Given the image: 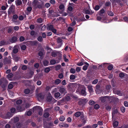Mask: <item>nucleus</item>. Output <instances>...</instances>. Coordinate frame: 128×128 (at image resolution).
<instances>
[{
  "label": "nucleus",
  "mask_w": 128,
  "mask_h": 128,
  "mask_svg": "<svg viewBox=\"0 0 128 128\" xmlns=\"http://www.w3.org/2000/svg\"><path fill=\"white\" fill-rule=\"evenodd\" d=\"M8 14L10 15L11 14H14L15 13V6L13 4H12L10 7L8 11Z\"/></svg>",
  "instance_id": "nucleus-1"
},
{
  "label": "nucleus",
  "mask_w": 128,
  "mask_h": 128,
  "mask_svg": "<svg viewBox=\"0 0 128 128\" xmlns=\"http://www.w3.org/2000/svg\"><path fill=\"white\" fill-rule=\"evenodd\" d=\"M34 109L38 110V114L41 116L42 115L43 110L42 108L40 106H35L33 108Z\"/></svg>",
  "instance_id": "nucleus-2"
},
{
  "label": "nucleus",
  "mask_w": 128,
  "mask_h": 128,
  "mask_svg": "<svg viewBox=\"0 0 128 128\" xmlns=\"http://www.w3.org/2000/svg\"><path fill=\"white\" fill-rule=\"evenodd\" d=\"M86 99L85 98L81 99L78 102V105L79 106L84 105L86 103Z\"/></svg>",
  "instance_id": "nucleus-3"
},
{
  "label": "nucleus",
  "mask_w": 128,
  "mask_h": 128,
  "mask_svg": "<svg viewBox=\"0 0 128 128\" xmlns=\"http://www.w3.org/2000/svg\"><path fill=\"white\" fill-rule=\"evenodd\" d=\"M8 83V82L5 80L4 82H3L2 85L1 86L2 88L3 89L2 90L3 91H4L6 90Z\"/></svg>",
  "instance_id": "nucleus-4"
},
{
  "label": "nucleus",
  "mask_w": 128,
  "mask_h": 128,
  "mask_svg": "<svg viewBox=\"0 0 128 128\" xmlns=\"http://www.w3.org/2000/svg\"><path fill=\"white\" fill-rule=\"evenodd\" d=\"M52 99L53 100H56L52 97V95L50 94L49 95L47 96V97L46 100L47 102H53V101H52Z\"/></svg>",
  "instance_id": "nucleus-5"
},
{
  "label": "nucleus",
  "mask_w": 128,
  "mask_h": 128,
  "mask_svg": "<svg viewBox=\"0 0 128 128\" xmlns=\"http://www.w3.org/2000/svg\"><path fill=\"white\" fill-rule=\"evenodd\" d=\"M10 60L9 59L7 58H4L3 60V63L4 64H10L11 62Z\"/></svg>",
  "instance_id": "nucleus-6"
},
{
  "label": "nucleus",
  "mask_w": 128,
  "mask_h": 128,
  "mask_svg": "<svg viewBox=\"0 0 128 128\" xmlns=\"http://www.w3.org/2000/svg\"><path fill=\"white\" fill-rule=\"evenodd\" d=\"M59 89V92L61 94H63L64 92L66 90L64 88V87L63 86H61L58 88Z\"/></svg>",
  "instance_id": "nucleus-7"
},
{
  "label": "nucleus",
  "mask_w": 128,
  "mask_h": 128,
  "mask_svg": "<svg viewBox=\"0 0 128 128\" xmlns=\"http://www.w3.org/2000/svg\"><path fill=\"white\" fill-rule=\"evenodd\" d=\"M108 96H104L101 97L99 98L100 100L103 103L106 100V98H108Z\"/></svg>",
  "instance_id": "nucleus-8"
},
{
  "label": "nucleus",
  "mask_w": 128,
  "mask_h": 128,
  "mask_svg": "<svg viewBox=\"0 0 128 128\" xmlns=\"http://www.w3.org/2000/svg\"><path fill=\"white\" fill-rule=\"evenodd\" d=\"M59 126L60 127L68 128V127L69 126L68 124H66L64 123L61 122L60 123Z\"/></svg>",
  "instance_id": "nucleus-9"
},
{
  "label": "nucleus",
  "mask_w": 128,
  "mask_h": 128,
  "mask_svg": "<svg viewBox=\"0 0 128 128\" xmlns=\"http://www.w3.org/2000/svg\"><path fill=\"white\" fill-rule=\"evenodd\" d=\"M14 114L10 112H8L6 114V118H10Z\"/></svg>",
  "instance_id": "nucleus-10"
},
{
  "label": "nucleus",
  "mask_w": 128,
  "mask_h": 128,
  "mask_svg": "<svg viewBox=\"0 0 128 128\" xmlns=\"http://www.w3.org/2000/svg\"><path fill=\"white\" fill-rule=\"evenodd\" d=\"M82 113V112H77L74 114V116L78 118L81 115Z\"/></svg>",
  "instance_id": "nucleus-11"
},
{
  "label": "nucleus",
  "mask_w": 128,
  "mask_h": 128,
  "mask_svg": "<svg viewBox=\"0 0 128 128\" xmlns=\"http://www.w3.org/2000/svg\"><path fill=\"white\" fill-rule=\"evenodd\" d=\"M17 39L18 38L17 37L15 36H13L11 38L10 42L12 43L16 42Z\"/></svg>",
  "instance_id": "nucleus-12"
},
{
  "label": "nucleus",
  "mask_w": 128,
  "mask_h": 128,
  "mask_svg": "<svg viewBox=\"0 0 128 128\" xmlns=\"http://www.w3.org/2000/svg\"><path fill=\"white\" fill-rule=\"evenodd\" d=\"M86 20V19H85L84 17V16H83L78 18L77 19V21L78 22H80L84 21Z\"/></svg>",
  "instance_id": "nucleus-13"
},
{
  "label": "nucleus",
  "mask_w": 128,
  "mask_h": 128,
  "mask_svg": "<svg viewBox=\"0 0 128 128\" xmlns=\"http://www.w3.org/2000/svg\"><path fill=\"white\" fill-rule=\"evenodd\" d=\"M118 122L117 121H114L113 123V126L114 128H116L118 126Z\"/></svg>",
  "instance_id": "nucleus-14"
},
{
  "label": "nucleus",
  "mask_w": 128,
  "mask_h": 128,
  "mask_svg": "<svg viewBox=\"0 0 128 128\" xmlns=\"http://www.w3.org/2000/svg\"><path fill=\"white\" fill-rule=\"evenodd\" d=\"M99 12L100 13L99 15L101 16H104L102 14L106 13L104 10L103 8L100 10Z\"/></svg>",
  "instance_id": "nucleus-15"
},
{
  "label": "nucleus",
  "mask_w": 128,
  "mask_h": 128,
  "mask_svg": "<svg viewBox=\"0 0 128 128\" xmlns=\"http://www.w3.org/2000/svg\"><path fill=\"white\" fill-rule=\"evenodd\" d=\"M16 5L18 6H20L22 4L21 0H17L16 1Z\"/></svg>",
  "instance_id": "nucleus-16"
},
{
  "label": "nucleus",
  "mask_w": 128,
  "mask_h": 128,
  "mask_svg": "<svg viewBox=\"0 0 128 128\" xmlns=\"http://www.w3.org/2000/svg\"><path fill=\"white\" fill-rule=\"evenodd\" d=\"M88 91L90 93H92L93 92V89L92 88V86L91 85H88Z\"/></svg>",
  "instance_id": "nucleus-17"
},
{
  "label": "nucleus",
  "mask_w": 128,
  "mask_h": 128,
  "mask_svg": "<svg viewBox=\"0 0 128 128\" xmlns=\"http://www.w3.org/2000/svg\"><path fill=\"white\" fill-rule=\"evenodd\" d=\"M8 33H12V31L13 30L12 27L11 26L8 27Z\"/></svg>",
  "instance_id": "nucleus-18"
},
{
  "label": "nucleus",
  "mask_w": 128,
  "mask_h": 128,
  "mask_svg": "<svg viewBox=\"0 0 128 128\" xmlns=\"http://www.w3.org/2000/svg\"><path fill=\"white\" fill-rule=\"evenodd\" d=\"M85 12L86 14H89L90 15H92L94 12L92 11L91 10V11H90L88 10H86L85 11Z\"/></svg>",
  "instance_id": "nucleus-19"
},
{
  "label": "nucleus",
  "mask_w": 128,
  "mask_h": 128,
  "mask_svg": "<svg viewBox=\"0 0 128 128\" xmlns=\"http://www.w3.org/2000/svg\"><path fill=\"white\" fill-rule=\"evenodd\" d=\"M54 28V26L52 24L48 25L47 27V28L49 30L51 31Z\"/></svg>",
  "instance_id": "nucleus-20"
},
{
  "label": "nucleus",
  "mask_w": 128,
  "mask_h": 128,
  "mask_svg": "<svg viewBox=\"0 0 128 128\" xmlns=\"http://www.w3.org/2000/svg\"><path fill=\"white\" fill-rule=\"evenodd\" d=\"M10 112L14 114L16 113V109L14 108H12L10 109Z\"/></svg>",
  "instance_id": "nucleus-21"
},
{
  "label": "nucleus",
  "mask_w": 128,
  "mask_h": 128,
  "mask_svg": "<svg viewBox=\"0 0 128 128\" xmlns=\"http://www.w3.org/2000/svg\"><path fill=\"white\" fill-rule=\"evenodd\" d=\"M43 63L44 66H47L48 65L49 62L47 60H44L43 62Z\"/></svg>",
  "instance_id": "nucleus-22"
},
{
  "label": "nucleus",
  "mask_w": 128,
  "mask_h": 128,
  "mask_svg": "<svg viewBox=\"0 0 128 128\" xmlns=\"http://www.w3.org/2000/svg\"><path fill=\"white\" fill-rule=\"evenodd\" d=\"M31 44L33 46H36L38 44V42L37 40H34V41H31Z\"/></svg>",
  "instance_id": "nucleus-23"
},
{
  "label": "nucleus",
  "mask_w": 128,
  "mask_h": 128,
  "mask_svg": "<svg viewBox=\"0 0 128 128\" xmlns=\"http://www.w3.org/2000/svg\"><path fill=\"white\" fill-rule=\"evenodd\" d=\"M107 13L109 16H113L114 15V13L111 11L108 10L107 11Z\"/></svg>",
  "instance_id": "nucleus-24"
},
{
  "label": "nucleus",
  "mask_w": 128,
  "mask_h": 128,
  "mask_svg": "<svg viewBox=\"0 0 128 128\" xmlns=\"http://www.w3.org/2000/svg\"><path fill=\"white\" fill-rule=\"evenodd\" d=\"M38 3V1L37 0H34L32 2V4L35 7L36 6V5L37 4V3Z\"/></svg>",
  "instance_id": "nucleus-25"
},
{
  "label": "nucleus",
  "mask_w": 128,
  "mask_h": 128,
  "mask_svg": "<svg viewBox=\"0 0 128 128\" xmlns=\"http://www.w3.org/2000/svg\"><path fill=\"white\" fill-rule=\"evenodd\" d=\"M73 86L72 84V83H70L67 85V88L68 89H72Z\"/></svg>",
  "instance_id": "nucleus-26"
},
{
  "label": "nucleus",
  "mask_w": 128,
  "mask_h": 128,
  "mask_svg": "<svg viewBox=\"0 0 128 128\" xmlns=\"http://www.w3.org/2000/svg\"><path fill=\"white\" fill-rule=\"evenodd\" d=\"M12 82H10L8 84V89H11L13 88L14 86L12 84Z\"/></svg>",
  "instance_id": "nucleus-27"
},
{
  "label": "nucleus",
  "mask_w": 128,
  "mask_h": 128,
  "mask_svg": "<svg viewBox=\"0 0 128 128\" xmlns=\"http://www.w3.org/2000/svg\"><path fill=\"white\" fill-rule=\"evenodd\" d=\"M54 94L56 98L59 97L60 95V93L59 92H55Z\"/></svg>",
  "instance_id": "nucleus-28"
},
{
  "label": "nucleus",
  "mask_w": 128,
  "mask_h": 128,
  "mask_svg": "<svg viewBox=\"0 0 128 128\" xmlns=\"http://www.w3.org/2000/svg\"><path fill=\"white\" fill-rule=\"evenodd\" d=\"M61 80L59 79H56L54 81V83L55 84L58 85L59 84Z\"/></svg>",
  "instance_id": "nucleus-29"
},
{
  "label": "nucleus",
  "mask_w": 128,
  "mask_h": 128,
  "mask_svg": "<svg viewBox=\"0 0 128 128\" xmlns=\"http://www.w3.org/2000/svg\"><path fill=\"white\" fill-rule=\"evenodd\" d=\"M50 69L48 67H47L45 68L44 70V72L46 73H48L50 71Z\"/></svg>",
  "instance_id": "nucleus-30"
},
{
  "label": "nucleus",
  "mask_w": 128,
  "mask_h": 128,
  "mask_svg": "<svg viewBox=\"0 0 128 128\" xmlns=\"http://www.w3.org/2000/svg\"><path fill=\"white\" fill-rule=\"evenodd\" d=\"M81 92L82 95L85 96L86 95V92L85 90H82L81 91Z\"/></svg>",
  "instance_id": "nucleus-31"
},
{
  "label": "nucleus",
  "mask_w": 128,
  "mask_h": 128,
  "mask_svg": "<svg viewBox=\"0 0 128 128\" xmlns=\"http://www.w3.org/2000/svg\"><path fill=\"white\" fill-rule=\"evenodd\" d=\"M0 44L1 46H4L5 45H7L8 44V43L6 42L4 40L1 41L0 42Z\"/></svg>",
  "instance_id": "nucleus-32"
},
{
  "label": "nucleus",
  "mask_w": 128,
  "mask_h": 128,
  "mask_svg": "<svg viewBox=\"0 0 128 128\" xmlns=\"http://www.w3.org/2000/svg\"><path fill=\"white\" fill-rule=\"evenodd\" d=\"M95 102L92 100H90L88 102V104L91 105H93L95 104Z\"/></svg>",
  "instance_id": "nucleus-33"
},
{
  "label": "nucleus",
  "mask_w": 128,
  "mask_h": 128,
  "mask_svg": "<svg viewBox=\"0 0 128 128\" xmlns=\"http://www.w3.org/2000/svg\"><path fill=\"white\" fill-rule=\"evenodd\" d=\"M43 116L45 118H48L49 116V113L48 112H45L44 113Z\"/></svg>",
  "instance_id": "nucleus-34"
},
{
  "label": "nucleus",
  "mask_w": 128,
  "mask_h": 128,
  "mask_svg": "<svg viewBox=\"0 0 128 128\" xmlns=\"http://www.w3.org/2000/svg\"><path fill=\"white\" fill-rule=\"evenodd\" d=\"M24 93L26 94H28L30 92V90L28 88L24 90Z\"/></svg>",
  "instance_id": "nucleus-35"
},
{
  "label": "nucleus",
  "mask_w": 128,
  "mask_h": 128,
  "mask_svg": "<svg viewBox=\"0 0 128 128\" xmlns=\"http://www.w3.org/2000/svg\"><path fill=\"white\" fill-rule=\"evenodd\" d=\"M37 40L39 42H42L43 40L42 37L41 36H39L37 38Z\"/></svg>",
  "instance_id": "nucleus-36"
},
{
  "label": "nucleus",
  "mask_w": 128,
  "mask_h": 128,
  "mask_svg": "<svg viewBox=\"0 0 128 128\" xmlns=\"http://www.w3.org/2000/svg\"><path fill=\"white\" fill-rule=\"evenodd\" d=\"M37 97L38 98H43V96L42 94L41 93H40L38 94H37Z\"/></svg>",
  "instance_id": "nucleus-37"
},
{
  "label": "nucleus",
  "mask_w": 128,
  "mask_h": 128,
  "mask_svg": "<svg viewBox=\"0 0 128 128\" xmlns=\"http://www.w3.org/2000/svg\"><path fill=\"white\" fill-rule=\"evenodd\" d=\"M13 74L11 72L10 73L7 75V78L8 79L11 78L13 77Z\"/></svg>",
  "instance_id": "nucleus-38"
},
{
  "label": "nucleus",
  "mask_w": 128,
  "mask_h": 128,
  "mask_svg": "<svg viewBox=\"0 0 128 128\" xmlns=\"http://www.w3.org/2000/svg\"><path fill=\"white\" fill-rule=\"evenodd\" d=\"M120 109L122 112L123 113L124 112H125L126 109L124 106H122L120 107Z\"/></svg>",
  "instance_id": "nucleus-39"
},
{
  "label": "nucleus",
  "mask_w": 128,
  "mask_h": 128,
  "mask_svg": "<svg viewBox=\"0 0 128 128\" xmlns=\"http://www.w3.org/2000/svg\"><path fill=\"white\" fill-rule=\"evenodd\" d=\"M50 64L54 65L56 63V60H54L52 59L50 61Z\"/></svg>",
  "instance_id": "nucleus-40"
},
{
  "label": "nucleus",
  "mask_w": 128,
  "mask_h": 128,
  "mask_svg": "<svg viewBox=\"0 0 128 128\" xmlns=\"http://www.w3.org/2000/svg\"><path fill=\"white\" fill-rule=\"evenodd\" d=\"M76 78L75 76L73 74L71 75L70 77V79L71 80H74L75 78Z\"/></svg>",
  "instance_id": "nucleus-41"
},
{
  "label": "nucleus",
  "mask_w": 128,
  "mask_h": 128,
  "mask_svg": "<svg viewBox=\"0 0 128 128\" xmlns=\"http://www.w3.org/2000/svg\"><path fill=\"white\" fill-rule=\"evenodd\" d=\"M61 67V66L60 65H58L55 67V68L56 70H58L60 69Z\"/></svg>",
  "instance_id": "nucleus-42"
},
{
  "label": "nucleus",
  "mask_w": 128,
  "mask_h": 128,
  "mask_svg": "<svg viewBox=\"0 0 128 128\" xmlns=\"http://www.w3.org/2000/svg\"><path fill=\"white\" fill-rule=\"evenodd\" d=\"M70 71L71 73L74 74L76 72V70L75 69L73 68H71L70 70Z\"/></svg>",
  "instance_id": "nucleus-43"
},
{
  "label": "nucleus",
  "mask_w": 128,
  "mask_h": 128,
  "mask_svg": "<svg viewBox=\"0 0 128 128\" xmlns=\"http://www.w3.org/2000/svg\"><path fill=\"white\" fill-rule=\"evenodd\" d=\"M13 58L14 60L16 62H17L20 58V57L17 56H15Z\"/></svg>",
  "instance_id": "nucleus-44"
},
{
  "label": "nucleus",
  "mask_w": 128,
  "mask_h": 128,
  "mask_svg": "<svg viewBox=\"0 0 128 128\" xmlns=\"http://www.w3.org/2000/svg\"><path fill=\"white\" fill-rule=\"evenodd\" d=\"M18 18V16L17 14H15L13 15L12 16V19L13 20H16Z\"/></svg>",
  "instance_id": "nucleus-45"
},
{
  "label": "nucleus",
  "mask_w": 128,
  "mask_h": 128,
  "mask_svg": "<svg viewBox=\"0 0 128 128\" xmlns=\"http://www.w3.org/2000/svg\"><path fill=\"white\" fill-rule=\"evenodd\" d=\"M26 48V46L25 45H22L21 47V48L22 50H25Z\"/></svg>",
  "instance_id": "nucleus-46"
},
{
  "label": "nucleus",
  "mask_w": 128,
  "mask_h": 128,
  "mask_svg": "<svg viewBox=\"0 0 128 128\" xmlns=\"http://www.w3.org/2000/svg\"><path fill=\"white\" fill-rule=\"evenodd\" d=\"M22 102V100H18L16 101V103L17 104H21Z\"/></svg>",
  "instance_id": "nucleus-47"
},
{
  "label": "nucleus",
  "mask_w": 128,
  "mask_h": 128,
  "mask_svg": "<svg viewBox=\"0 0 128 128\" xmlns=\"http://www.w3.org/2000/svg\"><path fill=\"white\" fill-rule=\"evenodd\" d=\"M106 109L110 111L111 109V107L110 106H107L105 107Z\"/></svg>",
  "instance_id": "nucleus-48"
},
{
  "label": "nucleus",
  "mask_w": 128,
  "mask_h": 128,
  "mask_svg": "<svg viewBox=\"0 0 128 128\" xmlns=\"http://www.w3.org/2000/svg\"><path fill=\"white\" fill-rule=\"evenodd\" d=\"M59 20H61L64 22H65V19L62 17H60L59 18Z\"/></svg>",
  "instance_id": "nucleus-49"
},
{
  "label": "nucleus",
  "mask_w": 128,
  "mask_h": 128,
  "mask_svg": "<svg viewBox=\"0 0 128 128\" xmlns=\"http://www.w3.org/2000/svg\"><path fill=\"white\" fill-rule=\"evenodd\" d=\"M51 56L52 57H56L57 56V53L55 52H51Z\"/></svg>",
  "instance_id": "nucleus-50"
},
{
  "label": "nucleus",
  "mask_w": 128,
  "mask_h": 128,
  "mask_svg": "<svg viewBox=\"0 0 128 128\" xmlns=\"http://www.w3.org/2000/svg\"><path fill=\"white\" fill-rule=\"evenodd\" d=\"M100 6L98 5H96L94 7V9L96 11L98 10L100 8Z\"/></svg>",
  "instance_id": "nucleus-51"
},
{
  "label": "nucleus",
  "mask_w": 128,
  "mask_h": 128,
  "mask_svg": "<svg viewBox=\"0 0 128 128\" xmlns=\"http://www.w3.org/2000/svg\"><path fill=\"white\" fill-rule=\"evenodd\" d=\"M111 5V3L110 2L108 1V2H106L105 3V5L106 6H108Z\"/></svg>",
  "instance_id": "nucleus-52"
},
{
  "label": "nucleus",
  "mask_w": 128,
  "mask_h": 128,
  "mask_svg": "<svg viewBox=\"0 0 128 128\" xmlns=\"http://www.w3.org/2000/svg\"><path fill=\"white\" fill-rule=\"evenodd\" d=\"M49 13L51 14H52L54 12V10L51 8H50L49 10Z\"/></svg>",
  "instance_id": "nucleus-53"
},
{
  "label": "nucleus",
  "mask_w": 128,
  "mask_h": 128,
  "mask_svg": "<svg viewBox=\"0 0 128 128\" xmlns=\"http://www.w3.org/2000/svg\"><path fill=\"white\" fill-rule=\"evenodd\" d=\"M113 68V66L112 65H110L108 66L107 68L108 70H112Z\"/></svg>",
  "instance_id": "nucleus-54"
},
{
  "label": "nucleus",
  "mask_w": 128,
  "mask_h": 128,
  "mask_svg": "<svg viewBox=\"0 0 128 128\" xmlns=\"http://www.w3.org/2000/svg\"><path fill=\"white\" fill-rule=\"evenodd\" d=\"M65 120L64 117V116H61L59 118L60 120L61 121H63Z\"/></svg>",
  "instance_id": "nucleus-55"
},
{
  "label": "nucleus",
  "mask_w": 128,
  "mask_h": 128,
  "mask_svg": "<svg viewBox=\"0 0 128 128\" xmlns=\"http://www.w3.org/2000/svg\"><path fill=\"white\" fill-rule=\"evenodd\" d=\"M100 106L98 104H95L94 106V108L96 109H98L99 108Z\"/></svg>",
  "instance_id": "nucleus-56"
},
{
  "label": "nucleus",
  "mask_w": 128,
  "mask_h": 128,
  "mask_svg": "<svg viewBox=\"0 0 128 128\" xmlns=\"http://www.w3.org/2000/svg\"><path fill=\"white\" fill-rule=\"evenodd\" d=\"M42 19L41 18H39L37 20V22L39 23H41L42 22Z\"/></svg>",
  "instance_id": "nucleus-57"
},
{
  "label": "nucleus",
  "mask_w": 128,
  "mask_h": 128,
  "mask_svg": "<svg viewBox=\"0 0 128 128\" xmlns=\"http://www.w3.org/2000/svg\"><path fill=\"white\" fill-rule=\"evenodd\" d=\"M19 39L20 42H22L24 40L25 38L24 36H22L20 37Z\"/></svg>",
  "instance_id": "nucleus-58"
},
{
  "label": "nucleus",
  "mask_w": 128,
  "mask_h": 128,
  "mask_svg": "<svg viewBox=\"0 0 128 128\" xmlns=\"http://www.w3.org/2000/svg\"><path fill=\"white\" fill-rule=\"evenodd\" d=\"M27 67L25 65H23L22 67V69L24 70H25L27 69Z\"/></svg>",
  "instance_id": "nucleus-59"
},
{
  "label": "nucleus",
  "mask_w": 128,
  "mask_h": 128,
  "mask_svg": "<svg viewBox=\"0 0 128 128\" xmlns=\"http://www.w3.org/2000/svg\"><path fill=\"white\" fill-rule=\"evenodd\" d=\"M119 76L120 78H122L124 76V73L121 72L119 74Z\"/></svg>",
  "instance_id": "nucleus-60"
},
{
  "label": "nucleus",
  "mask_w": 128,
  "mask_h": 128,
  "mask_svg": "<svg viewBox=\"0 0 128 128\" xmlns=\"http://www.w3.org/2000/svg\"><path fill=\"white\" fill-rule=\"evenodd\" d=\"M19 120V118H18L16 117L14 118V122H18Z\"/></svg>",
  "instance_id": "nucleus-61"
},
{
  "label": "nucleus",
  "mask_w": 128,
  "mask_h": 128,
  "mask_svg": "<svg viewBox=\"0 0 128 128\" xmlns=\"http://www.w3.org/2000/svg\"><path fill=\"white\" fill-rule=\"evenodd\" d=\"M76 23L75 20H74L73 22L71 23L70 25L72 26H74L75 25Z\"/></svg>",
  "instance_id": "nucleus-62"
},
{
  "label": "nucleus",
  "mask_w": 128,
  "mask_h": 128,
  "mask_svg": "<svg viewBox=\"0 0 128 128\" xmlns=\"http://www.w3.org/2000/svg\"><path fill=\"white\" fill-rule=\"evenodd\" d=\"M13 52L14 53L16 54L18 52V50L16 48H14L13 50Z\"/></svg>",
  "instance_id": "nucleus-63"
},
{
  "label": "nucleus",
  "mask_w": 128,
  "mask_h": 128,
  "mask_svg": "<svg viewBox=\"0 0 128 128\" xmlns=\"http://www.w3.org/2000/svg\"><path fill=\"white\" fill-rule=\"evenodd\" d=\"M32 114V112L30 110L28 111L26 113V115L28 116H30Z\"/></svg>",
  "instance_id": "nucleus-64"
}]
</instances>
